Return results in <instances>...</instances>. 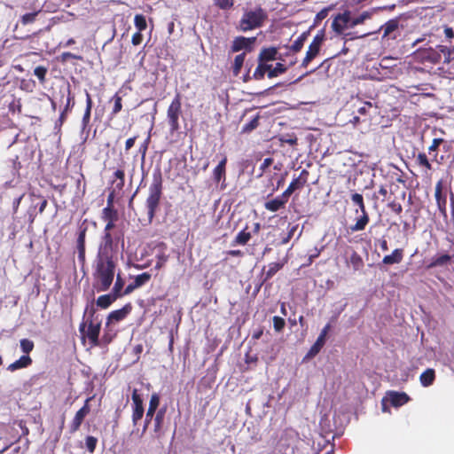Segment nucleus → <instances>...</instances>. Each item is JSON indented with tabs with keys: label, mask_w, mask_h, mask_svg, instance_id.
<instances>
[{
	"label": "nucleus",
	"mask_w": 454,
	"mask_h": 454,
	"mask_svg": "<svg viewBox=\"0 0 454 454\" xmlns=\"http://www.w3.org/2000/svg\"><path fill=\"white\" fill-rule=\"evenodd\" d=\"M245 58H246L245 52L240 53L235 57L233 66H232V72L235 75H238L240 73L241 68L244 64V61H245Z\"/></svg>",
	"instance_id": "obj_39"
},
{
	"label": "nucleus",
	"mask_w": 454,
	"mask_h": 454,
	"mask_svg": "<svg viewBox=\"0 0 454 454\" xmlns=\"http://www.w3.org/2000/svg\"><path fill=\"white\" fill-rule=\"evenodd\" d=\"M112 100L114 104L111 114L116 115L122 109V98L118 93H115L114 96L112 98Z\"/></svg>",
	"instance_id": "obj_46"
},
{
	"label": "nucleus",
	"mask_w": 454,
	"mask_h": 454,
	"mask_svg": "<svg viewBox=\"0 0 454 454\" xmlns=\"http://www.w3.org/2000/svg\"><path fill=\"white\" fill-rule=\"evenodd\" d=\"M74 106V98L72 95L70 89L68 88L67 105H66V107H65V112H67L69 108H72Z\"/></svg>",
	"instance_id": "obj_62"
},
{
	"label": "nucleus",
	"mask_w": 454,
	"mask_h": 454,
	"mask_svg": "<svg viewBox=\"0 0 454 454\" xmlns=\"http://www.w3.org/2000/svg\"><path fill=\"white\" fill-rule=\"evenodd\" d=\"M86 108L82 116V123L84 126L88 125L90 120L91 109L93 102L90 94L86 90Z\"/></svg>",
	"instance_id": "obj_35"
},
{
	"label": "nucleus",
	"mask_w": 454,
	"mask_h": 454,
	"mask_svg": "<svg viewBox=\"0 0 454 454\" xmlns=\"http://www.w3.org/2000/svg\"><path fill=\"white\" fill-rule=\"evenodd\" d=\"M160 395L158 393L152 394L147 411H149L150 412L156 413L157 409L160 405Z\"/></svg>",
	"instance_id": "obj_41"
},
{
	"label": "nucleus",
	"mask_w": 454,
	"mask_h": 454,
	"mask_svg": "<svg viewBox=\"0 0 454 454\" xmlns=\"http://www.w3.org/2000/svg\"><path fill=\"white\" fill-rule=\"evenodd\" d=\"M42 13V10L27 12L20 16V22L22 26L33 24L37 20V17Z\"/></svg>",
	"instance_id": "obj_32"
},
{
	"label": "nucleus",
	"mask_w": 454,
	"mask_h": 454,
	"mask_svg": "<svg viewBox=\"0 0 454 454\" xmlns=\"http://www.w3.org/2000/svg\"><path fill=\"white\" fill-rule=\"evenodd\" d=\"M132 399V414H131V420L133 426H137V423L142 419L144 413H145V408H144V402L141 395L138 393V390L137 388H134L131 395Z\"/></svg>",
	"instance_id": "obj_10"
},
{
	"label": "nucleus",
	"mask_w": 454,
	"mask_h": 454,
	"mask_svg": "<svg viewBox=\"0 0 454 454\" xmlns=\"http://www.w3.org/2000/svg\"><path fill=\"white\" fill-rule=\"evenodd\" d=\"M124 285H125L124 279L121 278V276L120 274H117L114 285L111 291V294H113L117 299L122 297Z\"/></svg>",
	"instance_id": "obj_30"
},
{
	"label": "nucleus",
	"mask_w": 454,
	"mask_h": 454,
	"mask_svg": "<svg viewBox=\"0 0 454 454\" xmlns=\"http://www.w3.org/2000/svg\"><path fill=\"white\" fill-rule=\"evenodd\" d=\"M437 50L440 51L441 56L443 55L444 63H450L452 59V54L454 53V50L445 46V45H438Z\"/></svg>",
	"instance_id": "obj_40"
},
{
	"label": "nucleus",
	"mask_w": 454,
	"mask_h": 454,
	"mask_svg": "<svg viewBox=\"0 0 454 454\" xmlns=\"http://www.w3.org/2000/svg\"><path fill=\"white\" fill-rule=\"evenodd\" d=\"M416 162L418 163V165H419L420 167H424L426 168L427 170H431L432 169V164L430 163V161L428 160L426 153H419L417 157H416Z\"/></svg>",
	"instance_id": "obj_44"
},
{
	"label": "nucleus",
	"mask_w": 454,
	"mask_h": 454,
	"mask_svg": "<svg viewBox=\"0 0 454 454\" xmlns=\"http://www.w3.org/2000/svg\"><path fill=\"white\" fill-rule=\"evenodd\" d=\"M116 221L117 220L106 221L98 247L119 250V243H121V247H123V233L114 231Z\"/></svg>",
	"instance_id": "obj_4"
},
{
	"label": "nucleus",
	"mask_w": 454,
	"mask_h": 454,
	"mask_svg": "<svg viewBox=\"0 0 454 454\" xmlns=\"http://www.w3.org/2000/svg\"><path fill=\"white\" fill-rule=\"evenodd\" d=\"M286 70L287 68L285 65L282 63H277L274 68H272V67H270V70L268 73V77L270 79L277 77L278 75L286 73Z\"/></svg>",
	"instance_id": "obj_42"
},
{
	"label": "nucleus",
	"mask_w": 454,
	"mask_h": 454,
	"mask_svg": "<svg viewBox=\"0 0 454 454\" xmlns=\"http://www.w3.org/2000/svg\"><path fill=\"white\" fill-rule=\"evenodd\" d=\"M287 201L281 198V195L277 196L276 198L270 200L264 203V208L270 212L275 213L280 209L286 207Z\"/></svg>",
	"instance_id": "obj_19"
},
{
	"label": "nucleus",
	"mask_w": 454,
	"mask_h": 454,
	"mask_svg": "<svg viewBox=\"0 0 454 454\" xmlns=\"http://www.w3.org/2000/svg\"><path fill=\"white\" fill-rule=\"evenodd\" d=\"M33 363L32 358L28 355L21 356L18 360L10 364L7 370L10 372H15L20 369L27 368Z\"/></svg>",
	"instance_id": "obj_20"
},
{
	"label": "nucleus",
	"mask_w": 454,
	"mask_h": 454,
	"mask_svg": "<svg viewBox=\"0 0 454 454\" xmlns=\"http://www.w3.org/2000/svg\"><path fill=\"white\" fill-rule=\"evenodd\" d=\"M98 439L95 436L88 435L85 438V447L90 453H93L96 450Z\"/></svg>",
	"instance_id": "obj_49"
},
{
	"label": "nucleus",
	"mask_w": 454,
	"mask_h": 454,
	"mask_svg": "<svg viewBox=\"0 0 454 454\" xmlns=\"http://www.w3.org/2000/svg\"><path fill=\"white\" fill-rule=\"evenodd\" d=\"M278 50L275 47L263 48L258 56V62L266 63L268 61L279 59L278 56Z\"/></svg>",
	"instance_id": "obj_22"
},
{
	"label": "nucleus",
	"mask_w": 454,
	"mask_h": 454,
	"mask_svg": "<svg viewBox=\"0 0 454 454\" xmlns=\"http://www.w3.org/2000/svg\"><path fill=\"white\" fill-rule=\"evenodd\" d=\"M162 183L161 170L160 168H157L153 173V181L149 186V193L145 200L149 223H152L159 208L162 196Z\"/></svg>",
	"instance_id": "obj_2"
},
{
	"label": "nucleus",
	"mask_w": 454,
	"mask_h": 454,
	"mask_svg": "<svg viewBox=\"0 0 454 454\" xmlns=\"http://www.w3.org/2000/svg\"><path fill=\"white\" fill-rule=\"evenodd\" d=\"M328 12H329V9H327V8H325V9L321 10L320 12H318L315 17V20H314L315 25H317L320 21L325 20L328 15Z\"/></svg>",
	"instance_id": "obj_59"
},
{
	"label": "nucleus",
	"mask_w": 454,
	"mask_h": 454,
	"mask_svg": "<svg viewBox=\"0 0 454 454\" xmlns=\"http://www.w3.org/2000/svg\"><path fill=\"white\" fill-rule=\"evenodd\" d=\"M397 28L398 20L395 19L389 20L380 27V29L383 30V38L388 36L392 32L395 31Z\"/></svg>",
	"instance_id": "obj_37"
},
{
	"label": "nucleus",
	"mask_w": 454,
	"mask_h": 454,
	"mask_svg": "<svg viewBox=\"0 0 454 454\" xmlns=\"http://www.w3.org/2000/svg\"><path fill=\"white\" fill-rule=\"evenodd\" d=\"M248 227L246 226L242 231H240L235 239H233L231 245L232 246H245L248 243L252 237V233L247 231Z\"/></svg>",
	"instance_id": "obj_25"
},
{
	"label": "nucleus",
	"mask_w": 454,
	"mask_h": 454,
	"mask_svg": "<svg viewBox=\"0 0 454 454\" xmlns=\"http://www.w3.org/2000/svg\"><path fill=\"white\" fill-rule=\"evenodd\" d=\"M309 176V171L307 169H302L300 175L293 179L290 185L293 186L295 191L302 189L308 183Z\"/></svg>",
	"instance_id": "obj_24"
},
{
	"label": "nucleus",
	"mask_w": 454,
	"mask_h": 454,
	"mask_svg": "<svg viewBox=\"0 0 454 454\" xmlns=\"http://www.w3.org/2000/svg\"><path fill=\"white\" fill-rule=\"evenodd\" d=\"M154 414V412H150L149 411H146L145 424L143 427V433H145L147 430L149 424L153 419Z\"/></svg>",
	"instance_id": "obj_61"
},
{
	"label": "nucleus",
	"mask_w": 454,
	"mask_h": 454,
	"mask_svg": "<svg viewBox=\"0 0 454 454\" xmlns=\"http://www.w3.org/2000/svg\"><path fill=\"white\" fill-rule=\"evenodd\" d=\"M351 23L350 12L348 11L344 12L343 13L337 14L333 22L332 28L338 35H344V38L347 40H352L355 38H363L366 35H371L372 33H365L361 35H355L353 33H346L344 31L346 28L350 27L349 24Z\"/></svg>",
	"instance_id": "obj_7"
},
{
	"label": "nucleus",
	"mask_w": 454,
	"mask_h": 454,
	"mask_svg": "<svg viewBox=\"0 0 454 454\" xmlns=\"http://www.w3.org/2000/svg\"><path fill=\"white\" fill-rule=\"evenodd\" d=\"M452 258H454V255L451 256L448 254H442L438 257L434 258L432 262L427 266V268L432 269L435 267L444 266L447 263H449L452 260Z\"/></svg>",
	"instance_id": "obj_29"
},
{
	"label": "nucleus",
	"mask_w": 454,
	"mask_h": 454,
	"mask_svg": "<svg viewBox=\"0 0 454 454\" xmlns=\"http://www.w3.org/2000/svg\"><path fill=\"white\" fill-rule=\"evenodd\" d=\"M256 38L255 37H244V36H237L234 38L231 44V51L238 52L243 49L251 50V46L254 43Z\"/></svg>",
	"instance_id": "obj_17"
},
{
	"label": "nucleus",
	"mask_w": 454,
	"mask_h": 454,
	"mask_svg": "<svg viewBox=\"0 0 454 454\" xmlns=\"http://www.w3.org/2000/svg\"><path fill=\"white\" fill-rule=\"evenodd\" d=\"M268 19L267 12L261 6L246 10L239 21L238 29L243 32L254 30L263 26Z\"/></svg>",
	"instance_id": "obj_3"
},
{
	"label": "nucleus",
	"mask_w": 454,
	"mask_h": 454,
	"mask_svg": "<svg viewBox=\"0 0 454 454\" xmlns=\"http://www.w3.org/2000/svg\"><path fill=\"white\" fill-rule=\"evenodd\" d=\"M101 218L105 222L111 220H118V212L114 207H106L102 210Z\"/></svg>",
	"instance_id": "obj_38"
},
{
	"label": "nucleus",
	"mask_w": 454,
	"mask_h": 454,
	"mask_svg": "<svg viewBox=\"0 0 454 454\" xmlns=\"http://www.w3.org/2000/svg\"><path fill=\"white\" fill-rule=\"evenodd\" d=\"M117 298L111 293L107 294H103L98 297L96 300V304L98 308L106 309L109 308Z\"/></svg>",
	"instance_id": "obj_26"
},
{
	"label": "nucleus",
	"mask_w": 454,
	"mask_h": 454,
	"mask_svg": "<svg viewBox=\"0 0 454 454\" xmlns=\"http://www.w3.org/2000/svg\"><path fill=\"white\" fill-rule=\"evenodd\" d=\"M94 398V395L90 396V397H88L85 402H84V404L83 406L78 410L74 417V419H72L71 423H70V426H69V430H70V433L71 434H74L75 432H77L81 427V425L82 424L85 417L90 412V402Z\"/></svg>",
	"instance_id": "obj_11"
},
{
	"label": "nucleus",
	"mask_w": 454,
	"mask_h": 454,
	"mask_svg": "<svg viewBox=\"0 0 454 454\" xmlns=\"http://www.w3.org/2000/svg\"><path fill=\"white\" fill-rule=\"evenodd\" d=\"M151 277L152 276L150 273L143 272L142 274L136 276L133 282H134L135 286L137 288H139L142 286L145 285L147 282H149L151 279Z\"/></svg>",
	"instance_id": "obj_43"
},
{
	"label": "nucleus",
	"mask_w": 454,
	"mask_h": 454,
	"mask_svg": "<svg viewBox=\"0 0 454 454\" xmlns=\"http://www.w3.org/2000/svg\"><path fill=\"white\" fill-rule=\"evenodd\" d=\"M142 31H137V33L133 34L131 42L134 45H139L143 41V35L141 34Z\"/></svg>",
	"instance_id": "obj_64"
},
{
	"label": "nucleus",
	"mask_w": 454,
	"mask_h": 454,
	"mask_svg": "<svg viewBox=\"0 0 454 454\" xmlns=\"http://www.w3.org/2000/svg\"><path fill=\"white\" fill-rule=\"evenodd\" d=\"M295 192V189L290 184L288 187L282 192L281 198L285 199L287 202L289 200L290 196Z\"/></svg>",
	"instance_id": "obj_63"
},
{
	"label": "nucleus",
	"mask_w": 454,
	"mask_h": 454,
	"mask_svg": "<svg viewBox=\"0 0 454 454\" xmlns=\"http://www.w3.org/2000/svg\"><path fill=\"white\" fill-rule=\"evenodd\" d=\"M352 202L358 207L356 209V214L361 213V215L356 218V223L349 226L351 232H356L364 231L370 222L369 213L366 210L364 197L362 194L355 192L351 194Z\"/></svg>",
	"instance_id": "obj_5"
},
{
	"label": "nucleus",
	"mask_w": 454,
	"mask_h": 454,
	"mask_svg": "<svg viewBox=\"0 0 454 454\" xmlns=\"http://www.w3.org/2000/svg\"><path fill=\"white\" fill-rule=\"evenodd\" d=\"M434 197L440 213L447 217V195L443 192V181L439 180L435 184Z\"/></svg>",
	"instance_id": "obj_13"
},
{
	"label": "nucleus",
	"mask_w": 454,
	"mask_h": 454,
	"mask_svg": "<svg viewBox=\"0 0 454 454\" xmlns=\"http://www.w3.org/2000/svg\"><path fill=\"white\" fill-rule=\"evenodd\" d=\"M297 229H298V224L290 226L286 236L282 239L281 244L282 245L287 244L290 241V239L294 237V232L297 231Z\"/></svg>",
	"instance_id": "obj_58"
},
{
	"label": "nucleus",
	"mask_w": 454,
	"mask_h": 454,
	"mask_svg": "<svg viewBox=\"0 0 454 454\" xmlns=\"http://www.w3.org/2000/svg\"><path fill=\"white\" fill-rule=\"evenodd\" d=\"M325 39V33L324 29L317 31V35L314 36L312 42L309 45L308 51L301 67L306 68L309 64L319 54L322 44Z\"/></svg>",
	"instance_id": "obj_8"
},
{
	"label": "nucleus",
	"mask_w": 454,
	"mask_h": 454,
	"mask_svg": "<svg viewBox=\"0 0 454 454\" xmlns=\"http://www.w3.org/2000/svg\"><path fill=\"white\" fill-rule=\"evenodd\" d=\"M101 330V322H96L94 323L92 319H90L88 322V327L86 331V337L89 339L90 344L92 346H98L99 345V333Z\"/></svg>",
	"instance_id": "obj_14"
},
{
	"label": "nucleus",
	"mask_w": 454,
	"mask_h": 454,
	"mask_svg": "<svg viewBox=\"0 0 454 454\" xmlns=\"http://www.w3.org/2000/svg\"><path fill=\"white\" fill-rule=\"evenodd\" d=\"M435 380V372L434 369L428 368L423 372L419 377L420 383L423 387L431 386Z\"/></svg>",
	"instance_id": "obj_28"
},
{
	"label": "nucleus",
	"mask_w": 454,
	"mask_h": 454,
	"mask_svg": "<svg viewBox=\"0 0 454 454\" xmlns=\"http://www.w3.org/2000/svg\"><path fill=\"white\" fill-rule=\"evenodd\" d=\"M309 31L301 33L297 39L293 43V44L289 47L290 51H292L294 53L299 52L306 42L308 36H309Z\"/></svg>",
	"instance_id": "obj_33"
},
{
	"label": "nucleus",
	"mask_w": 454,
	"mask_h": 454,
	"mask_svg": "<svg viewBox=\"0 0 454 454\" xmlns=\"http://www.w3.org/2000/svg\"><path fill=\"white\" fill-rule=\"evenodd\" d=\"M403 259V249L396 248L391 254L385 255L382 259V263L386 265H392L400 263Z\"/></svg>",
	"instance_id": "obj_21"
},
{
	"label": "nucleus",
	"mask_w": 454,
	"mask_h": 454,
	"mask_svg": "<svg viewBox=\"0 0 454 454\" xmlns=\"http://www.w3.org/2000/svg\"><path fill=\"white\" fill-rule=\"evenodd\" d=\"M68 59H79V60H81L82 57L78 56V55H75V54H74L72 52H69V51L63 52L61 54V60L62 61H67Z\"/></svg>",
	"instance_id": "obj_60"
},
{
	"label": "nucleus",
	"mask_w": 454,
	"mask_h": 454,
	"mask_svg": "<svg viewBox=\"0 0 454 454\" xmlns=\"http://www.w3.org/2000/svg\"><path fill=\"white\" fill-rule=\"evenodd\" d=\"M286 263V260L282 262H274L268 264V270L264 272L263 281H268L273 278V276L279 271L284 265Z\"/></svg>",
	"instance_id": "obj_23"
},
{
	"label": "nucleus",
	"mask_w": 454,
	"mask_h": 454,
	"mask_svg": "<svg viewBox=\"0 0 454 454\" xmlns=\"http://www.w3.org/2000/svg\"><path fill=\"white\" fill-rule=\"evenodd\" d=\"M387 398L390 404L395 408L404 405L411 400L406 393L393 390L387 392Z\"/></svg>",
	"instance_id": "obj_16"
},
{
	"label": "nucleus",
	"mask_w": 454,
	"mask_h": 454,
	"mask_svg": "<svg viewBox=\"0 0 454 454\" xmlns=\"http://www.w3.org/2000/svg\"><path fill=\"white\" fill-rule=\"evenodd\" d=\"M20 348L23 353L28 355L34 349V342L28 339H21L20 341Z\"/></svg>",
	"instance_id": "obj_48"
},
{
	"label": "nucleus",
	"mask_w": 454,
	"mask_h": 454,
	"mask_svg": "<svg viewBox=\"0 0 454 454\" xmlns=\"http://www.w3.org/2000/svg\"><path fill=\"white\" fill-rule=\"evenodd\" d=\"M119 250L98 247L92 262L93 286L97 292L107 291L113 284Z\"/></svg>",
	"instance_id": "obj_1"
},
{
	"label": "nucleus",
	"mask_w": 454,
	"mask_h": 454,
	"mask_svg": "<svg viewBox=\"0 0 454 454\" xmlns=\"http://www.w3.org/2000/svg\"><path fill=\"white\" fill-rule=\"evenodd\" d=\"M165 413H166V408H161L154 414L155 416L153 417V424H154L153 431L155 433H159L161 431Z\"/></svg>",
	"instance_id": "obj_34"
},
{
	"label": "nucleus",
	"mask_w": 454,
	"mask_h": 454,
	"mask_svg": "<svg viewBox=\"0 0 454 454\" xmlns=\"http://www.w3.org/2000/svg\"><path fill=\"white\" fill-rule=\"evenodd\" d=\"M270 67L271 65L263 62H258V66L254 72L253 78L254 80H262L265 74L270 72Z\"/></svg>",
	"instance_id": "obj_31"
},
{
	"label": "nucleus",
	"mask_w": 454,
	"mask_h": 454,
	"mask_svg": "<svg viewBox=\"0 0 454 454\" xmlns=\"http://www.w3.org/2000/svg\"><path fill=\"white\" fill-rule=\"evenodd\" d=\"M87 226H81L76 239V249L78 252V261L83 265L86 262V233Z\"/></svg>",
	"instance_id": "obj_12"
},
{
	"label": "nucleus",
	"mask_w": 454,
	"mask_h": 454,
	"mask_svg": "<svg viewBox=\"0 0 454 454\" xmlns=\"http://www.w3.org/2000/svg\"><path fill=\"white\" fill-rule=\"evenodd\" d=\"M35 75L39 79L41 83H44L47 68L43 66H38L34 70Z\"/></svg>",
	"instance_id": "obj_54"
},
{
	"label": "nucleus",
	"mask_w": 454,
	"mask_h": 454,
	"mask_svg": "<svg viewBox=\"0 0 454 454\" xmlns=\"http://www.w3.org/2000/svg\"><path fill=\"white\" fill-rule=\"evenodd\" d=\"M182 114V95L176 92L167 110V120L170 133L179 130V118Z\"/></svg>",
	"instance_id": "obj_6"
},
{
	"label": "nucleus",
	"mask_w": 454,
	"mask_h": 454,
	"mask_svg": "<svg viewBox=\"0 0 454 454\" xmlns=\"http://www.w3.org/2000/svg\"><path fill=\"white\" fill-rule=\"evenodd\" d=\"M325 343V340L324 339L317 337L315 343L310 347L309 350L308 351L306 357L312 358V357L316 356L320 352V350L324 347Z\"/></svg>",
	"instance_id": "obj_36"
},
{
	"label": "nucleus",
	"mask_w": 454,
	"mask_h": 454,
	"mask_svg": "<svg viewBox=\"0 0 454 454\" xmlns=\"http://www.w3.org/2000/svg\"><path fill=\"white\" fill-rule=\"evenodd\" d=\"M168 260V255L166 254L164 251L159 252L156 254L155 269L160 270L162 267H164V265L166 264Z\"/></svg>",
	"instance_id": "obj_47"
},
{
	"label": "nucleus",
	"mask_w": 454,
	"mask_h": 454,
	"mask_svg": "<svg viewBox=\"0 0 454 454\" xmlns=\"http://www.w3.org/2000/svg\"><path fill=\"white\" fill-rule=\"evenodd\" d=\"M226 164L227 157L224 155L219 161L218 165L213 170V180L215 184L221 181L224 182L226 179Z\"/></svg>",
	"instance_id": "obj_18"
},
{
	"label": "nucleus",
	"mask_w": 454,
	"mask_h": 454,
	"mask_svg": "<svg viewBox=\"0 0 454 454\" xmlns=\"http://www.w3.org/2000/svg\"><path fill=\"white\" fill-rule=\"evenodd\" d=\"M387 207L394 212L396 215H400L403 212V207L402 205L397 202L396 200H392L387 203Z\"/></svg>",
	"instance_id": "obj_56"
},
{
	"label": "nucleus",
	"mask_w": 454,
	"mask_h": 454,
	"mask_svg": "<svg viewBox=\"0 0 454 454\" xmlns=\"http://www.w3.org/2000/svg\"><path fill=\"white\" fill-rule=\"evenodd\" d=\"M132 306L130 303H127L121 309L113 310L109 313L106 319V325L110 324L117 323L123 320L131 311Z\"/></svg>",
	"instance_id": "obj_15"
},
{
	"label": "nucleus",
	"mask_w": 454,
	"mask_h": 454,
	"mask_svg": "<svg viewBox=\"0 0 454 454\" xmlns=\"http://www.w3.org/2000/svg\"><path fill=\"white\" fill-rule=\"evenodd\" d=\"M259 125V116H255L249 122L244 125L243 132H250L253 129H256Z\"/></svg>",
	"instance_id": "obj_55"
},
{
	"label": "nucleus",
	"mask_w": 454,
	"mask_h": 454,
	"mask_svg": "<svg viewBox=\"0 0 454 454\" xmlns=\"http://www.w3.org/2000/svg\"><path fill=\"white\" fill-rule=\"evenodd\" d=\"M348 263L352 266L355 271L361 270L364 265L362 256L356 251H352Z\"/></svg>",
	"instance_id": "obj_27"
},
{
	"label": "nucleus",
	"mask_w": 454,
	"mask_h": 454,
	"mask_svg": "<svg viewBox=\"0 0 454 454\" xmlns=\"http://www.w3.org/2000/svg\"><path fill=\"white\" fill-rule=\"evenodd\" d=\"M370 17H371L370 12H364L359 16H357L354 19H351V23L349 24V27H354L359 24H362L364 22L365 20L369 19Z\"/></svg>",
	"instance_id": "obj_51"
},
{
	"label": "nucleus",
	"mask_w": 454,
	"mask_h": 454,
	"mask_svg": "<svg viewBox=\"0 0 454 454\" xmlns=\"http://www.w3.org/2000/svg\"><path fill=\"white\" fill-rule=\"evenodd\" d=\"M30 196L32 198L40 200V202L38 204V212H39V214H43L44 212L47 205H48L47 200L43 196H42L41 194H35L34 192H32L30 194Z\"/></svg>",
	"instance_id": "obj_52"
},
{
	"label": "nucleus",
	"mask_w": 454,
	"mask_h": 454,
	"mask_svg": "<svg viewBox=\"0 0 454 454\" xmlns=\"http://www.w3.org/2000/svg\"><path fill=\"white\" fill-rule=\"evenodd\" d=\"M214 4L221 10H230L234 5V0H213Z\"/></svg>",
	"instance_id": "obj_50"
},
{
	"label": "nucleus",
	"mask_w": 454,
	"mask_h": 454,
	"mask_svg": "<svg viewBox=\"0 0 454 454\" xmlns=\"http://www.w3.org/2000/svg\"><path fill=\"white\" fill-rule=\"evenodd\" d=\"M414 57L417 60L422 64H432L435 65L441 62L442 58L440 51L433 48H423L419 49L415 51Z\"/></svg>",
	"instance_id": "obj_9"
},
{
	"label": "nucleus",
	"mask_w": 454,
	"mask_h": 454,
	"mask_svg": "<svg viewBox=\"0 0 454 454\" xmlns=\"http://www.w3.org/2000/svg\"><path fill=\"white\" fill-rule=\"evenodd\" d=\"M134 24L138 31H144L146 29L147 27L145 17L143 14L135 15Z\"/></svg>",
	"instance_id": "obj_45"
},
{
	"label": "nucleus",
	"mask_w": 454,
	"mask_h": 454,
	"mask_svg": "<svg viewBox=\"0 0 454 454\" xmlns=\"http://www.w3.org/2000/svg\"><path fill=\"white\" fill-rule=\"evenodd\" d=\"M272 320H273V326H274L275 331L281 332L286 325V322H285L284 318L275 316V317H273Z\"/></svg>",
	"instance_id": "obj_57"
},
{
	"label": "nucleus",
	"mask_w": 454,
	"mask_h": 454,
	"mask_svg": "<svg viewBox=\"0 0 454 454\" xmlns=\"http://www.w3.org/2000/svg\"><path fill=\"white\" fill-rule=\"evenodd\" d=\"M445 143V140L443 138H434L432 145L428 147V153L431 154L434 152H437L439 146ZM437 153L434 154V160L436 159Z\"/></svg>",
	"instance_id": "obj_53"
}]
</instances>
